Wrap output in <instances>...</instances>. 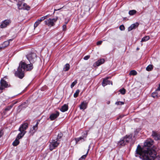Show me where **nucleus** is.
Segmentation results:
<instances>
[{
  "mask_svg": "<svg viewBox=\"0 0 160 160\" xmlns=\"http://www.w3.org/2000/svg\"><path fill=\"white\" fill-rule=\"evenodd\" d=\"M27 59L30 63L27 64L24 62H21L18 68L17 71L15 72V75L20 79H22L24 76V72L26 70V71H30L33 68L32 63L35 62L37 59L36 54L33 52H31L26 56Z\"/></svg>",
  "mask_w": 160,
  "mask_h": 160,
  "instance_id": "nucleus-1",
  "label": "nucleus"
},
{
  "mask_svg": "<svg viewBox=\"0 0 160 160\" xmlns=\"http://www.w3.org/2000/svg\"><path fill=\"white\" fill-rule=\"evenodd\" d=\"M156 151H136V157L142 158V160H154L157 157Z\"/></svg>",
  "mask_w": 160,
  "mask_h": 160,
  "instance_id": "nucleus-2",
  "label": "nucleus"
},
{
  "mask_svg": "<svg viewBox=\"0 0 160 160\" xmlns=\"http://www.w3.org/2000/svg\"><path fill=\"white\" fill-rule=\"evenodd\" d=\"M153 141L152 139H150L147 140L144 143V147L145 148H142L141 146L138 145L136 150H143V149H147V150H155V149H157V148L155 147L153 148L150 149L149 148L151 147L153 144Z\"/></svg>",
  "mask_w": 160,
  "mask_h": 160,
  "instance_id": "nucleus-3",
  "label": "nucleus"
},
{
  "mask_svg": "<svg viewBox=\"0 0 160 160\" xmlns=\"http://www.w3.org/2000/svg\"><path fill=\"white\" fill-rule=\"evenodd\" d=\"M83 133L82 136L75 138L76 144H80L85 141L87 136V133L86 131L84 132Z\"/></svg>",
  "mask_w": 160,
  "mask_h": 160,
  "instance_id": "nucleus-4",
  "label": "nucleus"
},
{
  "mask_svg": "<svg viewBox=\"0 0 160 160\" xmlns=\"http://www.w3.org/2000/svg\"><path fill=\"white\" fill-rule=\"evenodd\" d=\"M58 18H49L45 21V24L48 26L51 27L53 26L57 20Z\"/></svg>",
  "mask_w": 160,
  "mask_h": 160,
  "instance_id": "nucleus-5",
  "label": "nucleus"
},
{
  "mask_svg": "<svg viewBox=\"0 0 160 160\" xmlns=\"http://www.w3.org/2000/svg\"><path fill=\"white\" fill-rule=\"evenodd\" d=\"M17 5L19 9H23L28 10L30 9V7L25 3L18 2Z\"/></svg>",
  "mask_w": 160,
  "mask_h": 160,
  "instance_id": "nucleus-6",
  "label": "nucleus"
},
{
  "mask_svg": "<svg viewBox=\"0 0 160 160\" xmlns=\"http://www.w3.org/2000/svg\"><path fill=\"white\" fill-rule=\"evenodd\" d=\"M59 142L57 140L54 139H52V142H50L49 144V149L50 150H52L54 149L55 148L57 147L58 145L59 144Z\"/></svg>",
  "mask_w": 160,
  "mask_h": 160,
  "instance_id": "nucleus-7",
  "label": "nucleus"
},
{
  "mask_svg": "<svg viewBox=\"0 0 160 160\" xmlns=\"http://www.w3.org/2000/svg\"><path fill=\"white\" fill-rule=\"evenodd\" d=\"M0 90H2L5 88H7L10 86L8 82L4 80L1 79L0 81Z\"/></svg>",
  "mask_w": 160,
  "mask_h": 160,
  "instance_id": "nucleus-8",
  "label": "nucleus"
},
{
  "mask_svg": "<svg viewBox=\"0 0 160 160\" xmlns=\"http://www.w3.org/2000/svg\"><path fill=\"white\" fill-rule=\"evenodd\" d=\"M59 115V112L57 111H56L54 113H53L51 114L49 118L48 119V120H49V119H50L51 121H52L55 120Z\"/></svg>",
  "mask_w": 160,
  "mask_h": 160,
  "instance_id": "nucleus-9",
  "label": "nucleus"
},
{
  "mask_svg": "<svg viewBox=\"0 0 160 160\" xmlns=\"http://www.w3.org/2000/svg\"><path fill=\"white\" fill-rule=\"evenodd\" d=\"M11 22V21L9 20H5L2 22L0 27L2 28H5L8 26Z\"/></svg>",
  "mask_w": 160,
  "mask_h": 160,
  "instance_id": "nucleus-10",
  "label": "nucleus"
},
{
  "mask_svg": "<svg viewBox=\"0 0 160 160\" xmlns=\"http://www.w3.org/2000/svg\"><path fill=\"white\" fill-rule=\"evenodd\" d=\"M28 124L27 123L25 122L24 124H22L19 128V131H22V132H25L26 133V132L25 131V130L28 128Z\"/></svg>",
  "mask_w": 160,
  "mask_h": 160,
  "instance_id": "nucleus-11",
  "label": "nucleus"
},
{
  "mask_svg": "<svg viewBox=\"0 0 160 160\" xmlns=\"http://www.w3.org/2000/svg\"><path fill=\"white\" fill-rule=\"evenodd\" d=\"M152 136L154 139L156 140L160 139V134L154 131H152Z\"/></svg>",
  "mask_w": 160,
  "mask_h": 160,
  "instance_id": "nucleus-12",
  "label": "nucleus"
},
{
  "mask_svg": "<svg viewBox=\"0 0 160 160\" xmlns=\"http://www.w3.org/2000/svg\"><path fill=\"white\" fill-rule=\"evenodd\" d=\"M108 78H104L103 81L102 83V85L103 87H105L106 85L108 84H111L112 85V82L108 80Z\"/></svg>",
  "mask_w": 160,
  "mask_h": 160,
  "instance_id": "nucleus-13",
  "label": "nucleus"
},
{
  "mask_svg": "<svg viewBox=\"0 0 160 160\" xmlns=\"http://www.w3.org/2000/svg\"><path fill=\"white\" fill-rule=\"evenodd\" d=\"M105 62L104 59L103 58H101L98 60L94 64V66L95 67L98 66L101 64Z\"/></svg>",
  "mask_w": 160,
  "mask_h": 160,
  "instance_id": "nucleus-14",
  "label": "nucleus"
},
{
  "mask_svg": "<svg viewBox=\"0 0 160 160\" xmlns=\"http://www.w3.org/2000/svg\"><path fill=\"white\" fill-rule=\"evenodd\" d=\"M88 103L86 101H83L79 105L80 109L84 110L87 108Z\"/></svg>",
  "mask_w": 160,
  "mask_h": 160,
  "instance_id": "nucleus-15",
  "label": "nucleus"
},
{
  "mask_svg": "<svg viewBox=\"0 0 160 160\" xmlns=\"http://www.w3.org/2000/svg\"><path fill=\"white\" fill-rule=\"evenodd\" d=\"M139 24L138 22H136L135 23L132 24L128 28V31H130L132 30L133 29H135L138 27Z\"/></svg>",
  "mask_w": 160,
  "mask_h": 160,
  "instance_id": "nucleus-16",
  "label": "nucleus"
},
{
  "mask_svg": "<svg viewBox=\"0 0 160 160\" xmlns=\"http://www.w3.org/2000/svg\"><path fill=\"white\" fill-rule=\"evenodd\" d=\"M132 136L131 135H130L128 136L126 135L124 138H123L126 143L128 142H129L132 140Z\"/></svg>",
  "mask_w": 160,
  "mask_h": 160,
  "instance_id": "nucleus-17",
  "label": "nucleus"
},
{
  "mask_svg": "<svg viewBox=\"0 0 160 160\" xmlns=\"http://www.w3.org/2000/svg\"><path fill=\"white\" fill-rule=\"evenodd\" d=\"M126 144L123 138L121 139L120 141L118 142V146L119 147H121L122 146H123Z\"/></svg>",
  "mask_w": 160,
  "mask_h": 160,
  "instance_id": "nucleus-18",
  "label": "nucleus"
},
{
  "mask_svg": "<svg viewBox=\"0 0 160 160\" xmlns=\"http://www.w3.org/2000/svg\"><path fill=\"white\" fill-rule=\"evenodd\" d=\"M9 41H5L1 46H0V50L6 47L9 45Z\"/></svg>",
  "mask_w": 160,
  "mask_h": 160,
  "instance_id": "nucleus-19",
  "label": "nucleus"
},
{
  "mask_svg": "<svg viewBox=\"0 0 160 160\" xmlns=\"http://www.w3.org/2000/svg\"><path fill=\"white\" fill-rule=\"evenodd\" d=\"M68 109V106L66 104H64L60 109V110L63 112L67 111Z\"/></svg>",
  "mask_w": 160,
  "mask_h": 160,
  "instance_id": "nucleus-20",
  "label": "nucleus"
},
{
  "mask_svg": "<svg viewBox=\"0 0 160 160\" xmlns=\"http://www.w3.org/2000/svg\"><path fill=\"white\" fill-rule=\"evenodd\" d=\"M158 91H156V89L155 91L152 92V97L154 98H157L160 96V95H159L158 93Z\"/></svg>",
  "mask_w": 160,
  "mask_h": 160,
  "instance_id": "nucleus-21",
  "label": "nucleus"
},
{
  "mask_svg": "<svg viewBox=\"0 0 160 160\" xmlns=\"http://www.w3.org/2000/svg\"><path fill=\"white\" fill-rule=\"evenodd\" d=\"M20 132L19 133L18 135L17 138L18 139H19L21 138L26 133L25 132H22V131H20Z\"/></svg>",
  "mask_w": 160,
  "mask_h": 160,
  "instance_id": "nucleus-22",
  "label": "nucleus"
},
{
  "mask_svg": "<svg viewBox=\"0 0 160 160\" xmlns=\"http://www.w3.org/2000/svg\"><path fill=\"white\" fill-rule=\"evenodd\" d=\"M150 38L149 37V36H146L144 37H143L141 41V42H146Z\"/></svg>",
  "mask_w": 160,
  "mask_h": 160,
  "instance_id": "nucleus-23",
  "label": "nucleus"
},
{
  "mask_svg": "<svg viewBox=\"0 0 160 160\" xmlns=\"http://www.w3.org/2000/svg\"><path fill=\"white\" fill-rule=\"evenodd\" d=\"M62 134L61 133H58V136L57 138L55 139V140H57L58 142H59V141H60V139L62 137Z\"/></svg>",
  "mask_w": 160,
  "mask_h": 160,
  "instance_id": "nucleus-24",
  "label": "nucleus"
},
{
  "mask_svg": "<svg viewBox=\"0 0 160 160\" xmlns=\"http://www.w3.org/2000/svg\"><path fill=\"white\" fill-rule=\"evenodd\" d=\"M137 11L135 10H130L129 12V14L131 16L133 15L136 13Z\"/></svg>",
  "mask_w": 160,
  "mask_h": 160,
  "instance_id": "nucleus-25",
  "label": "nucleus"
},
{
  "mask_svg": "<svg viewBox=\"0 0 160 160\" xmlns=\"http://www.w3.org/2000/svg\"><path fill=\"white\" fill-rule=\"evenodd\" d=\"M70 68V65L68 64H66L65 65V67L63 68V70L65 71H67L69 70Z\"/></svg>",
  "mask_w": 160,
  "mask_h": 160,
  "instance_id": "nucleus-26",
  "label": "nucleus"
},
{
  "mask_svg": "<svg viewBox=\"0 0 160 160\" xmlns=\"http://www.w3.org/2000/svg\"><path fill=\"white\" fill-rule=\"evenodd\" d=\"M19 141L18 140V139L17 138L16 140L13 142L12 143V145L14 146H16L18 144H19Z\"/></svg>",
  "mask_w": 160,
  "mask_h": 160,
  "instance_id": "nucleus-27",
  "label": "nucleus"
},
{
  "mask_svg": "<svg viewBox=\"0 0 160 160\" xmlns=\"http://www.w3.org/2000/svg\"><path fill=\"white\" fill-rule=\"evenodd\" d=\"M89 151H88L87 152L86 154L85 155H84L83 156H82L79 159V160H84L86 158V156H87V155L88 153V152Z\"/></svg>",
  "mask_w": 160,
  "mask_h": 160,
  "instance_id": "nucleus-28",
  "label": "nucleus"
},
{
  "mask_svg": "<svg viewBox=\"0 0 160 160\" xmlns=\"http://www.w3.org/2000/svg\"><path fill=\"white\" fill-rule=\"evenodd\" d=\"M152 66L151 65H149L146 68V70L148 71H151L152 69Z\"/></svg>",
  "mask_w": 160,
  "mask_h": 160,
  "instance_id": "nucleus-29",
  "label": "nucleus"
},
{
  "mask_svg": "<svg viewBox=\"0 0 160 160\" xmlns=\"http://www.w3.org/2000/svg\"><path fill=\"white\" fill-rule=\"evenodd\" d=\"M137 72L134 70H132L129 73V75H137Z\"/></svg>",
  "mask_w": 160,
  "mask_h": 160,
  "instance_id": "nucleus-30",
  "label": "nucleus"
},
{
  "mask_svg": "<svg viewBox=\"0 0 160 160\" xmlns=\"http://www.w3.org/2000/svg\"><path fill=\"white\" fill-rule=\"evenodd\" d=\"M28 106V104L27 103L24 102L19 106V107H22L23 108H25Z\"/></svg>",
  "mask_w": 160,
  "mask_h": 160,
  "instance_id": "nucleus-31",
  "label": "nucleus"
},
{
  "mask_svg": "<svg viewBox=\"0 0 160 160\" xmlns=\"http://www.w3.org/2000/svg\"><path fill=\"white\" fill-rule=\"evenodd\" d=\"M80 92L79 90L78 89L75 92L74 94V98H77L79 92Z\"/></svg>",
  "mask_w": 160,
  "mask_h": 160,
  "instance_id": "nucleus-32",
  "label": "nucleus"
},
{
  "mask_svg": "<svg viewBox=\"0 0 160 160\" xmlns=\"http://www.w3.org/2000/svg\"><path fill=\"white\" fill-rule=\"evenodd\" d=\"M41 22L38 20H37L35 23L34 24V27L36 28L39 25Z\"/></svg>",
  "mask_w": 160,
  "mask_h": 160,
  "instance_id": "nucleus-33",
  "label": "nucleus"
},
{
  "mask_svg": "<svg viewBox=\"0 0 160 160\" xmlns=\"http://www.w3.org/2000/svg\"><path fill=\"white\" fill-rule=\"evenodd\" d=\"M119 92L122 94H124L126 92V90L125 89L122 88L119 90Z\"/></svg>",
  "mask_w": 160,
  "mask_h": 160,
  "instance_id": "nucleus-34",
  "label": "nucleus"
},
{
  "mask_svg": "<svg viewBox=\"0 0 160 160\" xmlns=\"http://www.w3.org/2000/svg\"><path fill=\"white\" fill-rule=\"evenodd\" d=\"M13 106V105H11L9 106H8L5 109V110L6 111L9 110L10 109H11L12 108Z\"/></svg>",
  "mask_w": 160,
  "mask_h": 160,
  "instance_id": "nucleus-35",
  "label": "nucleus"
},
{
  "mask_svg": "<svg viewBox=\"0 0 160 160\" xmlns=\"http://www.w3.org/2000/svg\"><path fill=\"white\" fill-rule=\"evenodd\" d=\"M38 124V122H37V123L36 124L33 126V130H34V132L37 129Z\"/></svg>",
  "mask_w": 160,
  "mask_h": 160,
  "instance_id": "nucleus-36",
  "label": "nucleus"
},
{
  "mask_svg": "<svg viewBox=\"0 0 160 160\" xmlns=\"http://www.w3.org/2000/svg\"><path fill=\"white\" fill-rule=\"evenodd\" d=\"M77 82V80H75L73 82H72L71 85V88H72L76 84Z\"/></svg>",
  "mask_w": 160,
  "mask_h": 160,
  "instance_id": "nucleus-37",
  "label": "nucleus"
},
{
  "mask_svg": "<svg viewBox=\"0 0 160 160\" xmlns=\"http://www.w3.org/2000/svg\"><path fill=\"white\" fill-rule=\"evenodd\" d=\"M124 102H123L119 101L116 102L115 104L117 105H122L124 104Z\"/></svg>",
  "mask_w": 160,
  "mask_h": 160,
  "instance_id": "nucleus-38",
  "label": "nucleus"
},
{
  "mask_svg": "<svg viewBox=\"0 0 160 160\" xmlns=\"http://www.w3.org/2000/svg\"><path fill=\"white\" fill-rule=\"evenodd\" d=\"M47 17V16L41 17L40 18L38 19L40 22H41L42 21L44 20Z\"/></svg>",
  "mask_w": 160,
  "mask_h": 160,
  "instance_id": "nucleus-39",
  "label": "nucleus"
},
{
  "mask_svg": "<svg viewBox=\"0 0 160 160\" xmlns=\"http://www.w3.org/2000/svg\"><path fill=\"white\" fill-rule=\"evenodd\" d=\"M94 145L93 144L91 143L88 147V150H89L90 149L92 150L93 149Z\"/></svg>",
  "mask_w": 160,
  "mask_h": 160,
  "instance_id": "nucleus-40",
  "label": "nucleus"
},
{
  "mask_svg": "<svg viewBox=\"0 0 160 160\" xmlns=\"http://www.w3.org/2000/svg\"><path fill=\"white\" fill-rule=\"evenodd\" d=\"M119 29L121 31L124 30L125 27L123 25H122L119 26Z\"/></svg>",
  "mask_w": 160,
  "mask_h": 160,
  "instance_id": "nucleus-41",
  "label": "nucleus"
},
{
  "mask_svg": "<svg viewBox=\"0 0 160 160\" xmlns=\"http://www.w3.org/2000/svg\"><path fill=\"white\" fill-rule=\"evenodd\" d=\"M90 56H89V55L86 56L84 57L83 59L85 60H88L90 58Z\"/></svg>",
  "mask_w": 160,
  "mask_h": 160,
  "instance_id": "nucleus-42",
  "label": "nucleus"
},
{
  "mask_svg": "<svg viewBox=\"0 0 160 160\" xmlns=\"http://www.w3.org/2000/svg\"><path fill=\"white\" fill-rule=\"evenodd\" d=\"M63 30H65L66 28V24L63 25L62 26Z\"/></svg>",
  "mask_w": 160,
  "mask_h": 160,
  "instance_id": "nucleus-43",
  "label": "nucleus"
},
{
  "mask_svg": "<svg viewBox=\"0 0 160 160\" xmlns=\"http://www.w3.org/2000/svg\"><path fill=\"white\" fill-rule=\"evenodd\" d=\"M102 41H99L97 42V45H99L101 44L102 43Z\"/></svg>",
  "mask_w": 160,
  "mask_h": 160,
  "instance_id": "nucleus-44",
  "label": "nucleus"
},
{
  "mask_svg": "<svg viewBox=\"0 0 160 160\" xmlns=\"http://www.w3.org/2000/svg\"><path fill=\"white\" fill-rule=\"evenodd\" d=\"M160 91V83L159 85V86L158 88L156 89V91Z\"/></svg>",
  "mask_w": 160,
  "mask_h": 160,
  "instance_id": "nucleus-45",
  "label": "nucleus"
},
{
  "mask_svg": "<svg viewBox=\"0 0 160 160\" xmlns=\"http://www.w3.org/2000/svg\"><path fill=\"white\" fill-rule=\"evenodd\" d=\"M3 132L2 131H0V138H1L3 135Z\"/></svg>",
  "mask_w": 160,
  "mask_h": 160,
  "instance_id": "nucleus-46",
  "label": "nucleus"
},
{
  "mask_svg": "<svg viewBox=\"0 0 160 160\" xmlns=\"http://www.w3.org/2000/svg\"><path fill=\"white\" fill-rule=\"evenodd\" d=\"M12 39H10L9 40H8V41H9V42H10V41H12Z\"/></svg>",
  "mask_w": 160,
  "mask_h": 160,
  "instance_id": "nucleus-47",
  "label": "nucleus"
},
{
  "mask_svg": "<svg viewBox=\"0 0 160 160\" xmlns=\"http://www.w3.org/2000/svg\"><path fill=\"white\" fill-rule=\"evenodd\" d=\"M139 49V48H137V50H138Z\"/></svg>",
  "mask_w": 160,
  "mask_h": 160,
  "instance_id": "nucleus-48",
  "label": "nucleus"
},
{
  "mask_svg": "<svg viewBox=\"0 0 160 160\" xmlns=\"http://www.w3.org/2000/svg\"><path fill=\"white\" fill-rule=\"evenodd\" d=\"M159 150H160V149Z\"/></svg>",
  "mask_w": 160,
  "mask_h": 160,
  "instance_id": "nucleus-49",
  "label": "nucleus"
}]
</instances>
